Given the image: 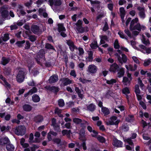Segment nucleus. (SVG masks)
Instances as JSON below:
<instances>
[{
	"instance_id": "f257e3e1",
	"label": "nucleus",
	"mask_w": 151,
	"mask_h": 151,
	"mask_svg": "<svg viewBox=\"0 0 151 151\" xmlns=\"http://www.w3.org/2000/svg\"><path fill=\"white\" fill-rule=\"evenodd\" d=\"M45 50L44 49H41L37 53L35 59L38 64H41V62H44L46 60L45 57Z\"/></svg>"
},
{
	"instance_id": "f03ea898",
	"label": "nucleus",
	"mask_w": 151,
	"mask_h": 151,
	"mask_svg": "<svg viewBox=\"0 0 151 151\" xmlns=\"http://www.w3.org/2000/svg\"><path fill=\"white\" fill-rule=\"evenodd\" d=\"M25 127L23 125H20L16 127L15 130V133L17 135L22 136L25 134Z\"/></svg>"
},
{
	"instance_id": "7ed1b4c3",
	"label": "nucleus",
	"mask_w": 151,
	"mask_h": 151,
	"mask_svg": "<svg viewBox=\"0 0 151 151\" xmlns=\"http://www.w3.org/2000/svg\"><path fill=\"white\" fill-rule=\"evenodd\" d=\"M31 30L34 34L38 35L42 33V29H40L39 26L37 25H32L31 27Z\"/></svg>"
},
{
	"instance_id": "20e7f679",
	"label": "nucleus",
	"mask_w": 151,
	"mask_h": 151,
	"mask_svg": "<svg viewBox=\"0 0 151 151\" xmlns=\"http://www.w3.org/2000/svg\"><path fill=\"white\" fill-rule=\"evenodd\" d=\"M25 78V72L23 70L19 71L16 77L17 82L19 83L22 82Z\"/></svg>"
},
{
	"instance_id": "39448f33",
	"label": "nucleus",
	"mask_w": 151,
	"mask_h": 151,
	"mask_svg": "<svg viewBox=\"0 0 151 151\" xmlns=\"http://www.w3.org/2000/svg\"><path fill=\"white\" fill-rule=\"evenodd\" d=\"M1 12V20L4 21L6 19V18L8 17L9 15V11L4 8L0 9Z\"/></svg>"
},
{
	"instance_id": "423d86ee",
	"label": "nucleus",
	"mask_w": 151,
	"mask_h": 151,
	"mask_svg": "<svg viewBox=\"0 0 151 151\" xmlns=\"http://www.w3.org/2000/svg\"><path fill=\"white\" fill-rule=\"evenodd\" d=\"M119 69V66L116 63H114L110 65L109 71L111 72L116 73L118 72Z\"/></svg>"
},
{
	"instance_id": "0eeeda50",
	"label": "nucleus",
	"mask_w": 151,
	"mask_h": 151,
	"mask_svg": "<svg viewBox=\"0 0 151 151\" xmlns=\"http://www.w3.org/2000/svg\"><path fill=\"white\" fill-rule=\"evenodd\" d=\"M66 43L69 46V49L70 51L73 52L75 49L77 50L78 49L74 45V42L70 40H67Z\"/></svg>"
},
{
	"instance_id": "6e6552de",
	"label": "nucleus",
	"mask_w": 151,
	"mask_h": 151,
	"mask_svg": "<svg viewBox=\"0 0 151 151\" xmlns=\"http://www.w3.org/2000/svg\"><path fill=\"white\" fill-rule=\"evenodd\" d=\"M45 88L47 90L53 93L55 95L57 94L59 90L58 87H56L53 86H46Z\"/></svg>"
},
{
	"instance_id": "1a4fd4ad",
	"label": "nucleus",
	"mask_w": 151,
	"mask_h": 151,
	"mask_svg": "<svg viewBox=\"0 0 151 151\" xmlns=\"http://www.w3.org/2000/svg\"><path fill=\"white\" fill-rule=\"evenodd\" d=\"M48 2L51 6H52L53 5L55 6H59L62 4L60 0H49Z\"/></svg>"
},
{
	"instance_id": "9d476101",
	"label": "nucleus",
	"mask_w": 151,
	"mask_h": 151,
	"mask_svg": "<svg viewBox=\"0 0 151 151\" xmlns=\"http://www.w3.org/2000/svg\"><path fill=\"white\" fill-rule=\"evenodd\" d=\"M44 118L42 116L38 114L35 116L34 118V121L37 124L41 123L43 121Z\"/></svg>"
},
{
	"instance_id": "9b49d317",
	"label": "nucleus",
	"mask_w": 151,
	"mask_h": 151,
	"mask_svg": "<svg viewBox=\"0 0 151 151\" xmlns=\"http://www.w3.org/2000/svg\"><path fill=\"white\" fill-rule=\"evenodd\" d=\"M58 80V76L56 74H54L51 76L48 80L49 83H54Z\"/></svg>"
},
{
	"instance_id": "f8f14e48",
	"label": "nucleus",
	"mask_w": 151,
	"mask_h": 151,
	"mask_svg": "<svg viewBox=\"0 0 151 151\" xmlns=\"http://www.w3.org/2000/svg\"><path fill=\"white\" fill-rule=\"evenodd\" d=\"M112 145L116 147H122V142L118 140L117 139L115 138L113 140Z\"/></svg>"
},
{
	"instance_id": "ddd939ff",
	"label": "nucleus",
	"mask_w": 151,
	"mask_h": 151,
	"mask_svg": "<svg viewBox=\"0 0 151 151\" xmlns=\"http://www.w3.org/2000/svg\"><path fill=\"white\" fill-rule=\"evenodd\" d=\"M88 71L91 73H96L97 68L95 65L91 64L89 65L88 67Z\"/></svg>"
},
{
	"instance_id": "4468645a",
	"label": "nucleus",
	"mask_w": 151,
	"mask_h": 151,
	"mask_svg": "<svg viewBox=\"0 0 151 151\" xmlns=\"http://www.w3.org/2000/svg\"><path fill=\"white\" fill-rule=\"evenodd\" d=\"M119 129L122 132H127L129 130V127L127 123L124 124L122 125Z\"/></svg>"
},
{
	"instance_id": "2eb2a0df",
	"label": "nucleus",
	"mask_w": 151,
	"mask_h": 151,
	"mask_svg": "<svg viewBox=\"0 0 151 151\" xmlns=\"http://www.w3.org/2000/svg\"><path fill=\"white\" fill-rule=\"evenodd\" d=\"M90 2L91 5L94 7L97 8L98 9L100 8V4L101 2L98 1H93L91 0L90 1Z\"/></svg>"
},
{
	"instance_id": "dca6fc26",
	"label": "nucleus",
	"mask_w": 151,
	"mask_h": 151,
	"mask_svg": "<svg viewBox=\"0 0 151 151\" xmlns=\"http://www.w3.org/2000/svg\"><path fill=\"white\" fill-rule=\"evenodd\" d=\"M61 81L64 86L70 84L72 83L71 80L69 79L68 78H63L61 79Z\"/></svg>"
},
{
	"instance_id": "f3484780",
	"label": "nucleus",
	"mask_w": 151,
	"mask_h": 151,
	"mask_svg": "<svg viewBox=\"0 0 151 151\" xmlns=\"http://www.w3.org/2000/svg\"><path fill=\"white\" fill-rule=\"evenodd\" d=\"M10 60L9 58H6L5 57H3L1 58V64L3 65H5L10 62Z\"/></svg>"
},
{
	"instance_id": "a211bd4d",
	"label": "nucleus",
	"mask_w": 151,
	"mask_h": 151,
	"mask_svg": "<svg viewBox=\"0 0 151 151\" xmlns=\"http://www.w3.org/2000/svg\"><path fill=\"white\" fill-rule=\"evenodd\" d=\"M22 108L25 111L29 112L32 109V106L28 104H25L22 106Z\"/></svg>"
},
{
	"instance_id": "6ab92c4d",
	"label": "nucleus",
	"mask_w": 151,
	"mask_h": 151,
	"mask_svg": "<svg viewBox=\"0 0 151 151\" xmlns=\"http://www.w3.org/2000/svg\"><path fill=\"white\" fill-rule=\"evenodd\" d=\"M81 127H82V128L81 129V132L82 131H84L86 127V125H89V123L87 121H85V120H82V122L80 123Z\"/></svg>"
},
{
	"instance_id": "aec40b11",
	"label": "nucleus",
	"mask_w": 151,
	"mask_h": 151,
	"mask_svg": "<svg viewBox=\"0 0 151 151\" xmlns=\"http://www.w3.org/2000/svg\"><path fill=\"white\" fill-rule=\"evenodd\" d=\"M96 106L93 103L90 104L87 107V110L91 112H93L96 109Z\"/></svg>"
},
{
	"instance_id": "412c9836",
	"label": "nucleus",
	"mask_w": 151,
	"mask_h": 151,
	"mask_svg": "<svg viewBox=\"0 0 151 151\" xmlns=\"http://www.w3.org/2000/svg\"><path fill=\"white\" fill-rule=\"evenodd\" d=\"M10 142L9 139L7 137H5L0 140V144L4 145Z\"/></svg>"
},
{
	"instance_id": "4be33fe9",
	"label": "nucleus",
	"mask_w": 151,
	"mask_h": 151,
	"mask_svg": "<svg viewBox=\"0 0 151 151\" xmlns=\"http://www.w3.org/2000/svg\"><path fill=\"white\" fill-rule=\"evenodd\" d=\"M113 95V92L111 90H108L106 91L105 94L104 95V97L109 99L110 97H111Z\"/></svg>"
},
{
	"instance_id": "5701e85b",
	"label": "nucleus",
	"mask_w": 151,
	"mask_h": 151,
	"mask_svg": "<svg viewBox=\"0 0 151 151\" xmlns=\"http://www.w3.org/2000/svg\"><path fill=\"white\" fill-rule=\"evenodd\" d=\"M45 47L47 49L49 50H51L56 51V50L53 46L49 43H46L45 45Z\"/></svg>"
},
{
	"instance_id": "b1692460",
	"label": "nucleus",
	"mask_w": 151,
	"mask_h": 151,
	"mask_svg": "<svg viewBox=\"0 0 151 151\" xmlns=\"http://www.w3.org/2000/svg\"><path fill=\"white\" fill-rule=\"evenodd\" d=\"M138 21V19L137 18H136L134 19H133L131 22L130 24L129 29L130 30L134 27L135 23H137Z\"/></svg>"
},
{
	"instance_id": "393cba45",
	"label": "nucleus",
	"mask_w": 151,
	"mask_h": 151,
	"mask_svg": "<svg viewBox=\"0 0 151 151\" xmlns=\"http://www.w3.org/2000/svg\"><path fill=\"white\" fill-rule=\"evenodd\" d=\"M101 111L104 116H106L109 114L110 113L109 109L106 107H102Z\"/></svg>"
},
{
	"instance_id": "a878e982",
	"label": "nucleus",
	"mask_w": 151,
	"mask_h": 151,
	"mask_svg": "<svg viewBox=\"0 0 151 151\" xmlns=\"http://www.w3.org/2000/svg\"><path fill=\"white\" fill-rule=\"evenodd\" d=\"M32 100L34 102H38L40 101V98L37 94H35L32 97Z\"/></svg>"
},
{
	"instance_id": "bb28decb",
	"label": "nucleus",
	"mask_w": 151,
	"mask_h": 151,
	"mask_svg": "<svg viewBox=\"0 0 151 151\" xmlns=\"http://www.w3.org/2000/svg\"><path fill=\"white\" fill-rule=\"evenodd\" d=\"M124 68H120L119 70L117 73L118 77L120 78L123 76L124 75Z\"/></svg>"
},
{
	"instance_id": "cd10ccee",
	"label": "nucleus",
	"mask_w": 151,
	"mask_h": 151,
	"mask_svg": "<svg viewBox=\"0 0 151 151\" xmlns=\"http://www.w3.org/2000/svg\"><path fill=\"white\" fill-rule=\"evenodd\" d=\"M75 91L77 93L78 96L82 99H83V94L81 93V91L78 87H76L75 88Z\"/></svg>"
},
{
	"instance_id": "c85d7f7f",
	"label": "nucleus",
	"mask_w": 151,
	"mask_h": 151,
	"mask_svg": "<svg viewBox=\"0 0 151 151\" xmlns=\"http://www.w3.org/2000/svg\"><path fill=\"white\" fill-rule=\"evenodd\" d=\"M141 29L142 28L140 24L139 23H137V24H136L134 27H132V28L131 30L132 31L136 29L139 31H141Z\"/></svg>"
},
{
	"instance_id": "c756f323",
	"label": "nucleus",
	"mask_w": 151,
	"mask_h": 151,
	"mask_svg": "<svg viewBox=\"0 0 151 151\" xmlns=\"http://www.w3.org/2000/svg\"><path fill=\"white\" fill-rule=\"evenodd\" d=\"M6 148L8 151H13L14 149L13 145L10 143L6 145Z\"/></svg>"
},
{
	"instance_id": "7c9ffc66",
	"label": "nucleus",
	"mask_w": 151,
	"mask_h": 151,
	"mask_svg": "<svg viewBox=\"0 0 151 151\" xmlns=\"http://www.w3.org/2000/svg\"><path fill=\"white\" fill-rule=\"evenodd\" d=\"M58 30L59 32H62L65 31L66 29L64 27L63 24H58Z\"/></svg>"
},
{
	"instance_id": "2f4dec72",
	"label": "nucleus",
	"mask_w": 151,
	"mask_h": 151,
	"mask_svg": "<svg viewBox=\"0 0 151 151\" xmlns=\"http://www.w3.org/2000/svg\"><path fill=\"white\" fill-rule=\"evenodd\" d=\"M96 138L101 143H105L106 141L105 138L100 135H98Z\"/></svg>"
},
{
	"instance_id": "473e14b6",
	"label": "nucleus",
	"mask_w": 151,
	"mask_h": 151,
	"mask_svg": "<svg viewBox=\"0 0 151 151\" xmlns=\"http://www.w3.org/2000/svg\"><path fill=\"white\" fill-rule=\"evenodd\" d=\"M131 81L126 76H124L123 77L122 82L123 84L125 85H127V83H130Z\"/></svg>"
},
{
	"instance_id": "72a5a7b5",
	"label": "nucleus",
	"mask_w": 151,
	"mask_h": 151,
	"mask_svg": "<svg viewBox=\"0 0 151 151\" xmlns=\"http://www.w3.org/2000/svg\"><path fill=\"white\" fill-rule=\"evenodd\" d=\"M134 116L133 115H129L126 118V121L128 122H133L134 120Z\"/></svg>"
},
{
	"instance_id": "f704fd0d",
	"label": "nucleus",
	"mask_w": 151,
	"mask_h": 151,
	"mask_svg": "<svg viewBox=\"0 0 151 151\" xmlns=\"http://www.w3.org/2000/svg\"><path fill=\"white\" fill-rule=\"evenodd\" d=\"M122 91V93L125 95L129 94L130 93V90L128 87H124L123 88Z\"/></svg>"
},
{
	"instance_id": "c9c22d12",
	"label": "nucleus",
	"mask_w": 151,
	"mask_h": 151,
	"mask_svg": "<svg viewBox=\"0 0 151 151\" xmlns=\"http://www.w3.org/2000/svg\"><path fill=\"white\" fill-rule=\"evenodd\" d=\"M93 52L92 51L90 50L88 52V58L90 62H92L93 60Z\"/></svg>"
},
{
	"instance_id": "e433bc0d",
	"label": "nucleus",
	"mask_w": 151,
	"mask_h": 151,
	"mask_svg": "<svg viewBox=\"0 0 151 151\" xmlns=\"http://www.w3.org/2000/svg\"><path fill=\"white\" fill-rule=\"evenodd\" d=\"M106 81V83L108 84L113 85L114 83L116 82V80L115 79H111L110 80H105Z\"/></svg>"
},
{
	"instance_id": "4c0bfd02",
	"label": "nucleus",
	"mask_w": 151,
	"mask_h": 151,
	"mask_svg": "<svg viewBox=\"0 0 151 151\" xmlns=\"http://www.w3.org/2000/svg\"><path fill=\"white\" fill-rule=\"evenodd\" d=\"M37 37L34 35H30L29 36V39L31 42H34L37 40Z\"/></svg>"
},
{
	"instance_id": "58836bf2",
	"label": "nucleus",
	"mask_w": 151,
	"mask_h": 151,
	"mask_svg": "<svg viewBox=\"0 0 151 151\" xmlns=\"http://www.w3.org/2000/svg\"><path fill=\"white\" fill-rule=\"evenodd\" d=\"M73 122L76 124H79L82 122V120L78 118H75L73 119Z\"/></svg>"
},
{
	"instance_id": "ea45409f",
	"label": "nucleus",
	"mask_w": 151,
	"mask_h": 151,
	"mask_svg": "<svg viewBox=\"0 0 151 151\" xmlns=\"http://www.w3.org/2000/svg\"><path fill=\"white\" fill-rule=\"evenodd\" d=\"M25 41L23 40L22 41H18L16 42V44L19 47H21L23 45V44L25 43Z\"/></svg>"
},
{
	"instance_id": "a19ab883",
	"label": "nucleus",
	"mask_w": 151,
	"mask_h": 151,
	"mask_svg": "<svg viewBox=\"0 0 151 151\" xmlns=\"http://www.w3.org/2000/svg\"><path fill=\"white\" fill-rule=\"evenodd\" d=\"M58 104L60 107H63L65 105L63 100L62 99H59L58 101Z\"/></svg>"
},
{
	"instance_id": "79ce46f5",
	"label": "nucleus",
	"mask_w": 151,
	"mask_h": 151,
	"mask_svg": "<svg viewBox=\"0 0 151 151\" xmlns=\"http://www.w3.org/2000/svg\"><path fill=\"white\" fill-rule=\"evenodd\" d=\"M114 4L113 2H111L107 4V7L111 11H112L113 9Z\"/></svg>"
},
{
	"instance_id": "37998d69",
	"label": "nucleus",
	"mask_w": 151,
	"mask_h": 151,
	"mask_svg": "<svg viewBox=\"0 0 151 151\" xmlns=\"http://www.w3.org/2000/svg\"><path fill=\"white\" fill-rule=\"evenodd\" d=\"M9 39V34L8 33H5L4 35V37L2 38V41H3L4 42H6Z\"/></svg>"
},
{
	"instance_id": "c03bdc74",
	"label": "nucleus",
	"mask_w": 151,
	"mask_h": 151,
	"mask_svg": "<svg viewBox=\"0 0 151 151\" xmlns=\"http://www.w3.org/2000/svg\"><path fill=\"white\" fill-rule=\"evenodd\" d=\"M145 12V11H143L139 12V13L140 17L142 19H144L146 17Z\"/></svg>"
},
{
	"instance_id": "a18cd8bd",
	"label": "nucleus",
	"mask_w": 151,
	"mask_h": 151,
	"mask_svg": "<svg viewBox=\"0 0 151 151\" xmlns=\"http://www.w3.org/2000/svg\"><path fill=\"white\" fill-rule=\"evenodd\" d=\"M134 92L136 94L140 93V91L139 89V86L137 84H136L135 85Z\"/></svg>"
},
{
	"instance_id": "49530a36",
	"label": "nucleus",
	"mask_w": 151,
	"mask_h": 151,
	"mask_svg": "<svg viewBox=\"0 0 151 151\" xmlns=\"http://www.w3.org/2000/svg\"><path fill=\"white\" fill-rule=\"evenodd\" d=\"M114 45V47L115 49H119V48L120 45L119 43L118 40L117 39H116L115 40Z\"/></svg>"
},
{
	"instance_id": "de8ad7c7",
	"label": "nucleus",
	"mask_w": 151,
	"mask_h": 151,
	"mask_svg": "<svg viewBox=\"0 0 151 151\" xmlns=\"http://www.w3.org/2000/svg\"><path fill=\"white\" fill-rule=\"evenodd\" d=\"M0 128L1 131L2 132L4 131H8L11 128L9 126H7L6 127L5 126H2Z\"/></svg>"
},
{
	"instance_id": "09e8293b",
	"label": "nucleus",
	"mask_w": 151,
	"mask_h": 151,
	"mask_svg": "<svg viewBox=\"0 0 151 151\" xmlns=\"http://www.w3.org/2000/svg\"><path fill=\"white\" fill-rule=\"evenodd\" d=\"M122 58H121V59L122 63H126L127 60V56L124 54H122Z\"/></svg>"
},
{
	"instance_id": "8fccbe9b",
	"label": "nucleus",
	"mask_w": 151,
	"mask_h": 151,
	"mask_svg": "<svg viewBox=\"0 0 151 151\" xmlns=\"http://www.w3.org/2000/svg\"><path fill=\"white\" fill-rule=\"evenodd\" d=\"M53 127L55 131L58 132L61 131L60 126L59 125L57 124L55 125Z\"/></svg>"
},
{
	"instance_id": "3c124183",
	"label": "nucleus",
	"mask_w": 151,
	"mask_h": 151,
	"mask_svg": "<svg viewBox=\"0 0 151 151\" xmlns=\"http://www.w3.org/2000/svg\"><path fill=\"white\" fill-rule=\"evenodd\" d=\"M52 141L54 143L58 145H59L61 142V139L58 138H54L53 139Z\"/></svg>"
},
{
	"instance_id": "603ef678",
	"label": "nucleus",
	"mask_w": 151,
	"mask_h": 151,
	"mask_svg": "<svg viewBox=\"0 0 151 151\" xmlns=\"http://www.w3.org/2000/svg\"><path fill=\"white\" fill-rule=\"evenodd\" d=\"M90 47L92 49H95L98 47L97 42H96L95 43H92L90 45Z\"/></svg>"
},
{
	"instance_id": "864d4df0",
	"label": "nucleus",
	"mask_w": 151,
	"mask_h": 151,
	"mask_svg": "<svg viewBox=\"0 0 151 151\" xmlns=\"http://www.w3.org/2000/svg\"><path fill=\"white\" fill-rule=\"evenodd\" d=\"M37 91V89L35 87H33L29 91L30 93V95H32L34 93H36Z\"/></svg>"
},
{
	"instance_id": "5fc2aeb1",
	"label": "nucleus",
	"mask_w": 151,
	"mask_h": 151,
	"mask_svg": "<svg viewBox=\"0 0 151 151\" xmlns=\"http://www.w3.org/2000/svg\"><path fill=\"white\" fill-rule=\"evenodd\" d=\"M109 29L108 24L107 22H105L104 27L103 28V30L104 32L106 31Z\"/></svg>"
},
{
	"instance_id": "6e6d98bb",
	"label": "nucleus",
	"mask_w": 151,
	"mask_h": 151,
	"mask_svg": "<svg viewBox=\"0 0 151 151\" xmlns=\"http://www.w3.org/2000/svg\"><path fill=\"white\" fill-rule=\"evenodd\" d=\"M151 63V59H149L147 61H145L144 63V65L145 66H147L149 65Z\"/></svg>"
},
{
	"instance_id": "4d7b16f0",
	"label": "nucleus",
	"mask_w": 151,
	"mask_h": 151,
	"mask_svg": "<svg viewBox=\"0 0 151 151\" xmlns=\"http://www.w3.org/2000/svg\"><path fill=\"white\" fill-rule=\"evenodd\" d=\"M115 55L117 57L118 61L120 63L122 64V60L121 58L119 55L118 53H116L115 54Z\"/></svg>"
},
{
	"instance_id": "13d9d810",
	"label": "nucleus",
	"mask_w": 151,
	"mask_h": 151,
	"mask_svg": "<svg viewBox=\"0 0 151 151\" xmlns=\"http://www.w3.org/2000/svg\"><path fill=\"white\" fill-rule=\"evenodd\" d=\"M33 146L30 147L31 151H36V149H38L39 148L38 146L37 145H36L33 144Z\"/></svg>"
},
{
	"instance_id": "bf43d9fd",
	"label": "nucleus",
	"mask_w": 151,
	"mask_h": 151,
	"mask_svg": "<svg viewBox=\"0 0 151 151\" xmlns=\"http://www.w3.org/2000/svg\"><path fill=\"white\" fill-rule=\"evenodd\" d=\"M93 134H91V136L95 138H96L97 137V136L99 135L98 132L94 130H93V131L92 132Z\"/></svg>"
},
{
	"instance_id": "052dcab7",
	"label": "nucleus",
	"mask_w": 151,
	"mask_h": 151,
	"mask_svg": "<svg viewBox=\"0 0 151 151\" xmlns=\"http://www.w3.org/2000/svg\"><path fill=\"white\" fill-rule=\"evenodd\" d=\"M34 135L32 133L30 134L29 135V143H32V142L33 141Z\"/></svg>"
},
{
	"instance_id": "680f3d73",
	"label": "nucleus",
	"mask_w": 151,
	"mask_h": 151,
	"mask_svg": "<svg viewBox=\"0 0 151 151\" xmlns=\"http://www.w3.org/2000/svg\"><path fill=\"white\" fill-rule=\"evenodd\" d=\"M4 83V86L6 88L8 89H10L11 88V85L7 81H5Z\"/></svg>"
},
{
	"instance_id": "e2e57ef3",
	"label": "nucleus",
	"mask_w": 151,
	"mask_h": 151,
	"mask_svg": "<svg viewBox=\"0 0 151 151\" xmlns=\"http://www.w3.org/2000/svg\"><path fill=\"white\" fill-rule=\"evenodd\" d=\"M139 104L142 106L143 109L145 110L147 109V106L146 104L142 101L139 102Z\"/></svg>"
},
{
	"instance_id": "0e129e2a",
	"label": "nucleus",
	"mask_w": 151,
	"mask_h": 151,
	"mask_svg": "<svg viewBox=\"0 0 151 151\" xmlns=\"http://www.w3.org/2000/svg\"><path fill=\"white\" fill-rule=\"evenodd\" d=\"M30 43L29 41H26L24 49H28L30 47Z\"/></svg>"
},
{
	"instance_id": "69168bd1",
	"label": "nucleus",
	"mask_w": 151,
	"mask_h": 151,
	"mask_svg": "<svg viewBox=\"0 0 151 151\" xmlns=\"http://www.w3.org/2000/svg\"><path fill=\"white\" fill-rule=\"evenodd\" d=\"M131 139H132L130 138H129L126 140V141L129 144V145H133V143Z\"/></svg>"
},
{
	"instance_id": "338daca9",
	"label": "nucleus",
	"mask_w": 151,
	"mask_h": 151,
	"mask_svg": "<svg viewBox=\"0 0 151 151\" xmlns=\"http://www.w3.org/2000/svg\"><path fill=\"white\" fill-rule=\"evenodd\" d=\"M78 50L79 51V55H82L84 54V51L82 48L81 47H79L78 48Z\"/></svg>"
},
{
	"instance_id": "774afa93",
	"label": "nucleus",
	"mask_w": 151,
	"mask_h": 151,
	"mask_svg": "<svg viewBox=\"0 0 151 151\" xmlns=\"http://www.w3.org/2000/svg\"><path fill=\"white\" fill-rule=\"evenodd\" d=\"M67 106L68 107H70L74 105V103L73 101H70L66 104Z\"/></svg>"
}]
</instances>
